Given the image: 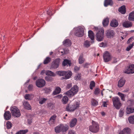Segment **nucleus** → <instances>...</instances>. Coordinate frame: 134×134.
I'll return each instance as SVG.
<instances>
[{"instance_id":"nucleus-1","label":"nucleus","mask_w":134,"mask_h":134,"mask_svg":"<svg viewBox=\"0 0 134 134\" xmlns=\"http://www.w3.org/2000/svg\"><path fill=\"white\" fill-rule=\"evenodd\" d=\"M84 28L83 26H79L74 27L71 31L70 34L79 37H82L84 34Z\"/></svg>"},{"instance_id":"nucleus-2","label":"nucleus","mask_w":134,"mask_h":134,"mask_svg":"<svg viewBox=\"0 0 134 134\" xmlns=\"http://www.w3.org/2000/svg\"><path fill=\"white\" fill-rule=\"evenodd\" d=\"M95 30L97 31V40L98 41H102L103 39L104 36V31L103 29L100 28L99 29L98 27H94Z\"/></svg>"},{"instance_id":"nucleus-3","label":"nucleus","mask_w":134,"mask_h":134,"mask_svg":"<svg viewBox=\"0 0 134 134\" xmlns=\"http://www.w3.org/2000/svg\"><path fill=\"white\" fill-rule=\"evenodd\" d=\"M92 125L89 126V131L93 133L97 132L99 129V127L98 123L93 121H92Z\"/></svg>"},{"instance_id":"nucleus-4","label":"nucleus","mask_w":134,"mask_h":134,"mask_svg":"<svg viewBox=\"0 0 134 134\" xmlns=\"http://www.w3.org/2000/svg\"><path fill=\"white\" fill-rule=\"evenodd\" d=\"M78 87L76 85L74 86L70 90L68 91V96L69 97H73L78 92Z\"/></svg>"},{"instance_id":"nucleus-5","label":"nucleus","mask_w":134,"mask_h":134,"mask_svg":"<svg viewBox=\"0 0 134 134\" xmlns=\"http://www.w3.org/2000/svg\"><path fill=\"white\" fill-rule=\"evenodd\" d=\"M10 110L12 115L16 117H19L21 115L19 109L16 106L12 107Z\"/></svg>"},{"instance_id":"nucleus-6","label":"nucleus","mask_w":134,"mask_h":134,"mask_svg":"<svg viewBox=\"0 0 134 134\" xmlns=\"http://www.w3.org/2000/svg\"><path fill=\"white\" fill-rule=\"evenodd\" d=\"M113 103L114 107L118 109H119L122 105L120 99L117 97L112 98Z\"/></svg>"},{"instance_id":"nucleus-7","label":"nucleus","mask_w":134,"mask_h":134,"mask_svg":"<svg viewBox=\"0 0 134 134\" xmlns=\"http://www.w3.org/2000/svg\"><path fill=\"white\" fill-rule=\"evenodd\" d=\"M80 102L77 100L75 102L74 104L73 105L71 106V107L70 108L69 107V105L68 104V111H73L79 107V105Z\"/></svg>"},{"instance_id":"nucleus-8","label":"nucleus","mask_w":134,"mask_h":134,"mask_svg":"<svg viewBox=\"0 0 134 134\" xmlns=\"http://www.w3.org/2000/svg\"><path fill=\"white\" fill-rule=\"evenodd\" d=\"M66 130L67 127L62 124L57 126L55 129V132L57 133H58L61 131L64 132Z\"/></svg>"},{"instance_id":"nucleus-9","label":"nucleus","mask_w":134,"mask_h":134,"mask_svg":"<svg viewBox=\"0 0 134 134\" xmlns=\"http://www.w3.org/2000/svg\"><path fill=\"white\" fill-rule=\"evenodd\" d=\"M60 59L58 58L54 60L52 63L51 67L54 69H57L59 66Z\"/></svg>"},{"instance_id":"nucleus-10","label":"nucleus","mask_w":134,"mask_h":134,"mask_svg":"<svg viewBox=\"0 0 134 134\" xmlns=\"http://www.w3.org/2000/svg\"><path fill=\"white\" fill-rule=\"evenodd\" d=\"M36 86L38 87H44L46 84L45 81L43 79H40L37 80L36 82Z\"/></svg>"},{"instance_id":"nucleus-11","label":"nucleus","mask_w":134,"mask_h":134,"mask_svg":"<svg viewBox=\"0 0 134 134\" xmlns=\"http://www.w3.org/2000/svg\"><path fill=\"white\" fill-rule=\"evenodd\" d=\"M115 34V32L113 30L109 29L106 32V35L108 38H111L113 37Z\"/></svg>"},{"instance_id":"nucleus-12","label":"nucleus","mask_w":134,"mask_h":134,"mask_svg":"<svg viewBox=\"0 0 134 134\" xmlns=\"http://www.w3.org/2000/svg\"><path fill=\"white\" fill-rule=\"evenodd\" d=\"M67 72L64 71H56V73L59 76H65V77H62L61 79H67V76L66 75Z\"/></svg>"},{"instance_id":"nucleus-13","label":"nucleus","mask_w":134,"mask_h":134,"mask_svg":"<svg viewBox=\"0 0 134 134\" xmlns=\"http://www.w3.org/2000/svg\"><path fill=\"white\" fill-rule=\"evenodd\" d=\"M103 57L105 62H107L110 61L111 59V57L109 53L108 52H106L104 54Z\"/></svg>"},{"instance_id":"nucleus-14","label":"nucleus","mask_w":134,"mask_h":134,"mask_svg":"<svg viewBox=\"0 0 134 134\" xmlns=\"http://www.w3.org/2000/svg\"><path fill=\"white\" fill-rule=\"evenodd\" d=\"M4 119L6 120H9L11 118V114L9 111H5L4 115Z\"/></svg>"},{"instance_id":"nucleus-15","label":"nucleus","mask_w":134,"mask_h":134,"mask_svg":"<svg viewBox=\"0 0 134 134\" xmlns=\"http://www.w3.org/2000/svg\"><path fill=\"white\" fill-rule=\"evenodd\" d=\"M125 82V81L123 78H121L119 81L118 86V87L120 88L123 87Z\"/></svg>"},{"instance_id":"nucleus-16","label":"nucleus","mask_w":134,"mask_h":134,"mask_svg":"<svg viewBox=\"0 0 134 134\" xmlns=\"http://www.w3.org/2000/svg\"><path fill=\"white\" fill-rule=\"evenodd\" d=\"M110 26L113 27H116L119 25V23L117 20L115 19L112 20L110 24Z\"/></svg>"},{"instance_id":"nucleus-17","label":"nucleus","mask_w":134,"mask_h":134,"mask_svg":"<svg viewBox=\"0 0 134 134\" xmlns=\"http://www.w3.org/2000/svg\"><path fill=\"white\" fill-rule=\"evenodd\" d=\"M88 36L92 40V43H93L94 42L93 40L94 39V35L93 31L91 30H89L88 31Z\"/></svg>"},{"instance_id":"nucleus-18","label":"nucleus","mask_w":134,"mask_h":134,"mask_svg":"<svg viewBox=\"0 0 134 134\" xmlns=\"http://www.w3.org/2000/svg\"><path fill=\"white\" fill-rule=\"evenodd\" d=\"M122 25L124 27L128 28L131 27L132 26V24L131 22L129 21H126L123 23Z\"/></svg>"},{"instance_id":"nucleus-19","label":"nucleus","mask_w":134,"mask_h":134,"mask_svg":"<svg viewBox=\"0 0 134 134\" xmlns=\"http://www.w3.org/2000/svg\"><path fill=\"white\" fill-rule=\"evenodd\" d=\"M56 117L57 116L55 115H54L52 116L50 118L49 121V124L51 125L52 124H54Z\"/></svg>"},{"instance_id":"nucleus-20","label":"nucleus","mask_w":134,"mask_h":134,"mask_svg":"<svg viewBox=\"0 0 134 134\" xmlns=\"http://www.w3.org/2000/svg\"><path fill=\"white\" fill-rule=\"evenodd\" d=\"M113 4V2L112 0H105L104 2V6L105 7L108 5L111 6Z\"/></svg>"},{"instance_id":"nucleus-21","label":"nucleus","mask_w":134,"mask_h":134,"mask_svg":"<svg viewBox=\"0 0 134 134\" xmlns=\"http://www.w3.org/2000/svg\"><path fill=\"white\" fill-rule=\"evenodd\" d=\"M131 67L130 65H129L127 67L125 68L124 71V72L125 73L129 74H132L131 70L130 69Z\"/></svg>"},{"instance_id":"nucleus-22","label":"nucleus","mask_w":134,"mask_h":134,"mask_svg":"<svg viewBox=\"0 0 134 134\" xmlns=\"http://www.w3.org/2000/svg\"><path fill=\"white\" fill-rule=\"evenodd\" d=\"M77 122V119L74 118L72 119L70 122V126L71 127H74L76 124Z\"/></svg>"},{"instance_id":"nucleus-23","label":"nucleus","mask_w":134,"mask_h":134,"mask_svg":"<svg viewBox=\"0 0 134 134\" xmlns=\"http://www.w3.org/2000/svg\"><path fill=\"white\" fill-rule=\"evenodd\" d=\"M61 91V88L59 87H57L53 92V94L54 95L60 93Z\"/></svg>"},{"instance_id":"nucleus-24","label":"nucleus","mask_w":134,"mask_h":134,"mask_svg":"<svg viewBox=\"0 0 134 134\" xmlns=\"http://www.w3.org/2000/svg\"><path fill=\"white\" fill-rule=\"evenodd\" d=\"M23 105L25 109L28 110L31 109V107L28 102L27 101L24 102Z\"/></svg>"},{"instance_id":"nucleus-25","label":"nucleus","mask_w":134,"mask_h":134,"mask_svg":"<svg viewBox=\"0 0 134 134\" xmlns=\"http://www.w3.org/2000/svg\"><path fill=\"white\" fill-rule=\"evenodd\" d=\"M118 10L119 12L121 14H125V13L126 11L125 6H122L119 8Z\"/></svg>"},{"instance_id":"nucleus-26","label":"nucleus","mask_w":134,"mask_h":134,"mask_svg":"<svg viewBox=\"0 0 134 134\" xmlns=\"http://www.w3.org/2000/svg\"><path fill=\"white\" fill-rule=\"evenodd\" d=\"M134 112V108L127 107L126 109L127 114H129Z\"/></svg>"},{"instance_id":"nucleus-27","label":"nucleus","mask_w":134,"mask_h":134,"mask_svg":"<svg viewBox=\"0 0 134 134\" xmlns=\"http://www.w3.org/2000/svg\"><path fill=\"white\" fill-rule=\"evenodd\" d=\"M109 18H106L104 19L103 20L102 23L104 26H107L109 23Z\"/></svg>"},{"instance_id":"nucleus-28","label":"nucleus","mask_w":134,"mask_h":134,"mask_svg":"<svg viewBox=\"0 0 134 134\" xmlns=\"http://www.w3.org/2000/svg\"><path fill=\"white\" fill-rule=\"evenodd\" d=\"M47 100V99L45 98H40L38 100L39 103L42 105L45 103V102Z\"/></svg>"},{"instance_id":"nucleus-29","label":"nucleus","mask_w":134,"mask_h":134,"mask_svg":"<svg viewBox=\"0 0 134 134\" xmlns=\"http://www.w3.org/2000/svg\"><path fill=\"white\" fill-rule=\"evenodd\" d=\"M128 19L129 20L134 21V12H132L129 14Z\"/></svg>"},{"instance_id":"nucleus-30","label":"nucleus","mask_w":134,"mask_h":134,"mask_svg":"<svg viewBox=\"0 0 134 134\" xmlns=\"http://www.w3.org/2000/svg\"><path fill=\"white\" fill-rule=\"evenodd\" d=\"M118 95L120 96L121 100L123 101H125V97L126 95L120 92L118 93Z\"/></svg>"},{"instance_id":"nucleus-31","label":"nucleus","mask_w":134,"mask_h":134,"mask_svg":"<svg viewBox=\"0 0 134 134\" xmlns=\"http://www.w3.org/2000/svg\"><path fill=\"white\" fill-rule=\"evenodd\" d=\"M25 97L26 99L30 100L32 99L33 97V96L32 94H26L25 95Z\"/></svg>"},{"instance_id":"nucleus-32","label":"nucleus","mask_w":134,"mask_h":134,"mask_svg":"<svg viewBox=\"0 0 134 134\" xmlns=\"http://www.w3.org/2000/svg\"><path fill=\"white\" fill-rule=\"evenodd\" d=\"M51 60V58L49 57H46L44 60L43 63L44 64H47L49 63Z\"/></svg>"},{"instance_id":"nucleus-33","label":"nucleus","mask_w":134,"mask_h":134,"mask_svg":"<svg viewBox=\"0 0 134 134\" xmlns=\"http://www.w3.org/2000/svg\"><path fill=\"white\" fill-rule=\"evenodd\" d=\"M28 131L27 130H20L17 132L16 134H26Z\"/></svg>"},{"instance_id":"nucleus-34","label":"nucleus","mask_w":134,"mask_h":134,"mask_svg":"<svg viewBox=\"0 0 134 134\" xmlns=\"http://www.w3.org/2000/svg\"><path fill=\"white\" fill-rule=\"evenodd\" d=\"M129 122L132 124H134V115L131 116L128 118Z\"/></svg>"},{"instance_id":"nucleus-35","label":"nucleus","mask_w":134,"mask_h":134,"mask_svg":"<svg viewBox=\"0 0 134 134\" xmlns=\"http://www.w3.org/2000/svg\"><path fill=\"white\" fill-rule=\"evenodd\" d=\"M46 74L47 75L52 76H55V74L54 72L50 70H48L46 72Z\"/></svg>"},{"instance_id":"nucleus-36","label":"nucleus","mask_w":134,"mask_h":134,"mask_svg":"<svg viewBox=\"0 0 134 134\" xmlns=\"http://www.w3.org/2000/svg\"><path fill=\"white\" fill-rule=\"evenodd\" d=\"M6 127L7 129H10L12 126V124L9 121H7L6 124Z\"/></svg>"},{"instance_id":"nucleus-37","label":"nucleus","mask_w":134,"mask_h":134,"mask_svg":"<svg viewBox=\"0 0 134 134\" xmlns=\"http://www.w3.org/2000/svg\"><path fill=\"white\" fill-rule=\"evenodd\" d=\"M91 45L90 42L88 40H86L85 41L84 43V47L88 48Z\"/></svg>"},{"instance_id":"nucleus-38","label":"nucleus","mask_w":134,"mask_h":134,"mask_svg":"<svg viewBox=\"0 0 134 134\" xmlns=\"http://www.w3.org/2000/svg\"><path fill=\"white\" fill-rule=\"evenodd\" d=\"M91 104L93 106H96L98 104V102L96 100L93 99L91 101Z\"/></svg>"},{"instance_id":"nucleus-39","label":"nucleus","mask_w":134,"mask_h":134,"mask_svg":"<svg viewBox=\"0 0 134 134\" xmlns=\"http://www.w3.org/2000/svg\"><path fill=\"white\" fill-rule=\"evenodd\" d=\"M125 134H130L131 132V130L130 128L128 127H126L124 128Z\"/></svg>"},{"instance_id":"nucleus-40","label":"nucleus","mask_w":134,"mask_h":134,"mask_svg":"<svg viewBox=\"0 0 134 134\" xmlns=\"http://www.w3.org/2000/svg\"><path fill=\"white\" fill-rule=\"evenodd\" d=\"M79 63L80 64H82L84 61L85 59L83 57V55H81L80 56L79 59Z\"/></svg>"},{"instance_id":"nucleus-41","label":"nucleus","mask_w":134,"mask_h":134,"mask_svg":"<svg viewBox=\"0 0 134 134\" xmlns=\"http://www.w3.org/2000/svg\"><path fill=\"white\" fill-rule=\"evenodd\" d=\"M95 83L93 81H92L90 84V88L91 90H92L93 88L95 86Z\"/></svg>"},{"instance_id":"nucleus-42","label":"nucleus","mask_w":134,"mask_h":134,"mask_svg":"<svg viewBox=\"0 0 134 134\" xmlns=\"http://www.w3.org/2000/svg\"><path fill=\"white\" fill-rule=\"evenodd\" d=\"M62 100L63 104H66L67 102V96H64Z\"/></svg>"},{"instance_id":"nucleus-43","label":"nucleus","mask_w":134,"mask_h":134,"mask_svg":"<svg viewBox=\"0 0 134 134\" xmlns=\"http://www.w3.org/2000/svg\"><path fill=\"white\" fill-rule=\"evenodd\" d=\"M81 74H76L74 77V79L76 80H80V79Z\"/></svg>"},{"instance_id":"nucleus-44","label":"nucleus","mask_w":134,"mask_h":134,"mask_svg":"<svg viewBox=\"0 0 134 134\" xmlns=\"http://www.w3.org/2000/svg\"><path fill=\"white\" fill-rule=\"evenodd\" d=\"M100 90L98 88H97L95 89L94 92V94L95 95H98L100 92Z\"/></svg>"},{"instance_id":"nucleus-45","label":"nucleus","mask_w":134,"mask_h":134,"mask_svg":"<svg viewBox=\"0 0 134 134\" xmlns=\"http://www.w3.org/2000/svg\"><path fill=\"white\" fill-rule=\"evenodd\" d=\"M72 75L71 71L70 70L68 71V79L70 78Z\"/></svg>"},{"instance_id":"nucleus-46","label":"nucleus","mask_w":134,"mask_h":134,"mask_svg":"<svg viewBox=\"0 0 134 134\" xmlns=\"http://www.w3.org/2000/svg\"><path fill=\"white\" fill-rule=\"evenodd\" d=\"M133 46V43L131 44H130L128 46L126 49V50L127 51H129L132 47Z\"/></svg>"},{"instance_id":"nucleus-47","label":"nucleus","mask_w":134,"mask_h":134,"mask_svg":"<svg viewBox=\"0 0 134 134\" xmlns=\"http://www.w3.org/2000/svg\"><path fill=\"white\" fill-rule=\"evenodd\" d=\"M45 79L46 80L48 81H52V78L50 76H47L45 77Z\"/></svg>"},{"instance_id":"nucleus-48","label":"nucleus","mask_w":134,"mask_h":134,"mask_svg":"<svg viewBox=\"0 0 134 134\" xmlns=\"http://www.w3.org/2000/svg\"><path fill=\"white\" fill-rule=\"evenodd\" d=\"M124 112L123 110L120 109L119 111V117H122L124 115Z\"/></svg>"},{"instance_id":"nucleus-49","label":"nucleus","mask_w":134,"mask_h":134,"mask_svg":"<svg viewBox=\"0 0 134 134\" xmlns=\"http://www.w3.org/2000/svg\"><path fill=\"white\" fill-rule=\"evenodd\" d=\"M131 69H130L131 70V71L132 72V73L133 74L134 73V64H132L130 65Z\"/></svg>"},{"instance_id":"nucleus-50","label":"nucleus","mask_w":134,"mask_h":134,"mask_svg":"<svg viewBox=\"0 0 134 134\" xmlns=\"http://www.w3.org/2000/svg\"><path fill=\"white\" fill-rule=\"evenodd\" d=\"M67 65V59H64L62 63V65L63 66H65Z\"/></svg>"},{"instance_id":"nucleus-51","label":"nucleus","mask_w":134,"mask_h":134,"mask_svg":"<svg viewBox=\"0 0 134 134\" xmlns=\"http://www.w3.org/2000/svg\"><path fill=\"white\" fill-rule=\"evenodd\" d=\"M54 106V105L52 103H49L48 104L47 106L50 109H52Z\"/></svg>"},{"instance_id":"nucleus-52","label":"nucleus","mask_w":134,"mask_h":134,"mask_svg":"<svg viewBox=\"0 0 134 134\" xmlns=\"http://www.w3.org/2000/svg\"><path fill=\"white\" fill-rule=\"evenodd\" d=\"M33 89V86L32 85H30L28 87V89L30 91H32Z\"/></svg>"},{"instance_id":"nucleus-53","label":"nucleus","mask_w":134,"mask_h":134,"mask_svg":"<svg viewBox=\"0 0 134 134\" xmlns=\"http://www.w3.org/2000/svg\"><path fill=\"white\" fill-rule=\"evenodd\" d=\"M68 134H76L75 132L73 130H70L69 131Z\"/></svg>"},{"instance_id":"nucleus-54","label":"nucleus","mask_w":134,"mask_h":134,"mask_svg":"<svg viewBox=\"0 0 134 134\" xmlns=\"http://www.w3.org/2000/svg\"><path fill=\"white\" fill-rule=\"evenodd\" d=\"M80 69V67H78L77 66H75L74 67V70L75 72L79 70Z\"/></svg>"},{"instance_id":"nucleus-55","label":"nucleus","mask_w":134,"mask_h":134,"mask_svg":"<svg viewBox=\"0 0 134 134\" xmlns=\"http://www.w3.org/2000/svg\"><path fill=\"white\" fill-rule=\"evenodd\" d=\"M45 91L46 93H49L50 91V90L48 88H46L45 89Z\"/></svg>"},{"instance_id":"nucleus-56","label":"nucleus","mask_w":134,"mask_h":134,"mask_svg":"<svg viewBox=\"0 0 134 134\" xmlns=\"http://www.w3.org/2000/svg\"><path fill=\"white\" fill-rule=\"evenodd\" d=\"M47 13L48 15L50 16H51L53 14L51 10H49L47 11Z\"/></svg>"},{"instance_id":"nucleus-57","label":"nucleus","mask_w":134,"mask_h":134,"mask_svg":"<svg viewBox=\"0 0 134 134\" xmlns=\"http://www.w3.org/2000/svg\"><path fill=\"white\" fill-rule=\"evenodd\" d=\"M68 47H70L71 44V42L70 40L68 39Z\"/></svg>"},{"instance_id":"nucleus-58","label":"nucleus","mask_w":134,"mask_h":134,"mask_svg":"<svg viewBox=\"0 0 134 134\" xmlns=\"http://www.w3.org/2000/svg\"><path fill=\"white\" fill-rule=\"evenodd\" d=\"M119 134H125L124 129H123L122 130L120 131L119 133Z\"/></svg>"},{"instance_id":"nucleus-59","label":"nucleus","mask_w":134,"mask_h":134,"mask_svg":"<svg viewBox=\"0 0 134 134\" xmlns=\"http://www.w3.org/2000/svg\"><path fill=\"white\" fill-rule=\"evenodd\" d=\"M99 46L101 47H105V45H104V43L103 42H102L101 43L99 44Z\"/></svg>"},{"instance_id":"nucleus-60","label":"nucleus","mask_w":134,"mask_h":134,"mask_svg":"<svg viewBox=\"0 0 134 134\" xmlns=\"http://www.w3.org/2000/svg\"><path fill=\"white\" fill-rule=\"evenodd\" d=\"M71 61L68 59V65L69 66H71Z\"/></svg>"},{"instance_id":"nucleus-61","label":"nucleus","mask_w":134,"mask_h":134,"mask_svg":"<svg viewBox=\"0 0 134 134\" xmlns=\"http://www.w3.org/2000/svg\"><path fill=\"white\" fill-rule=\"evenodd\" d=\"M62 96H63L62 94H60L57 96L55 97L58 98H60L62 97Z\"/></svg>"},{"instance_id":"nucleus-62","label":"nucleus","mask_w":134,"mask_h":134,"mask_svg":"<svg viewBox=\"0 0 134 134\" xmlns=\"http://www.w3.org/2000/svg\"><path fill=\"white\" fill-rule=\"evenodd\" d=\"M67 43V39H66L63 42V44L64 46H66Z\"/></svg>"},{"instance_id":"nucleus-63","label":"nucleus","mask_w":134,"mask_h":134,"mask_svg":"<svg viewBox=\"0 0 134 134\" xmlns=\"http://www.w3.org/2000/svg\"><path fill=\"white\" fill-rule=\"evenodd\" d=\"M72 86L71 83L68 84V88L71 87Z\"/></svg>"},{"instance_id":"nucleus-64","label":"nucleus","mask_w":134,"mask_h":134,"mask_svg":"<svg viewBox=\"0 0 134 134\" xmlns=\"http://www.w3.org/2000/svg\"><path fill=\"white\" fill-rule=\"evenodd\" d=\"M27 122H28V124H30L31 123L32 121H31V120L28 119L27 120Z\"/></svg>"}]
</instances>
